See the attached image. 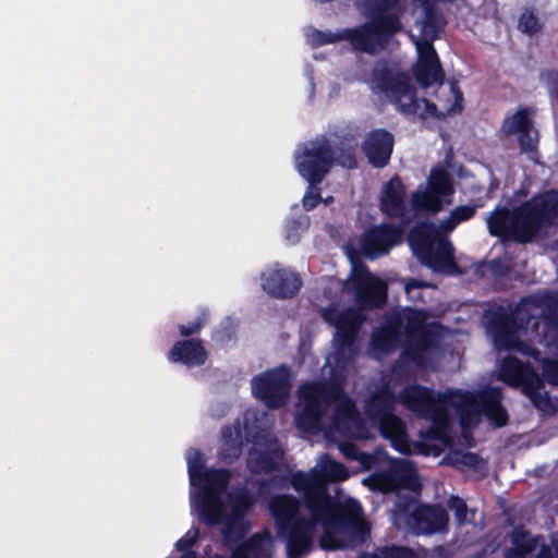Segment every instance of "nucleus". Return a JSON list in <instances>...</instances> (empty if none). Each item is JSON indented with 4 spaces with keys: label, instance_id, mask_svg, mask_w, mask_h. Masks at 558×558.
Instances as JSON below:
<instances>
[{
    "label": "nucleus",
    "instance_id": "1",
    "mask_svg": "<svg viewBox=\"0 0 558 558\" xmlns=\"http://www.w3.org/2000/svg\"><path fill=\"white\" fill-rule=\"evenodd\" d=\"M426 318L423 311L404 308L373 333L368 349L372 357L383 359L399 342L404 344V352L393 367L388 384L368 400L366 414L383 437L399 452L437 457L449 449L444 458L447 464L482 474L486 469L484 460L475 453L452 449L449 413L453 410L459 416L463 442L471 446L469 429L480 422L482 415L498 427L507 423L506 411L500 405L499 388H487L476 393L462 390L436 393L413 385L396 396L393 380L399 379L403 372L410 373V365L434 368L432 360L438 354L435 336L440 327L427 324Z\"/></svg>",
    "mask_w": 558,
    "mask_h": 558
},
{
    "label": "nucleus",
    "instance_id": "2",
    "mask_svg": "<svg viewBox=\"0 0 558 558\" xmlns=\"http://www.w3.org/2000/svg\"><path fill=\"white\" fill-rule=\"evenodd\" d=\"M383 304L356 303V308L345 311L332 305L324 311V319L336 328L333 351L327 356L324 367V372L328 368L330 381L308 383L300 387L295 422L301 430L316 433L325 427L324 416L332 408L327 435L338 441V448L347 459L356 460L363 470L377 469L363 480V484L381 493L400 492L392 511L396 527L416 535L444 532L448 525L447 512L442 508L420 506L416 501L421 483L410 460L392 459L381 449L372 454L364 453L355 445L336 437L337 434L360 440L372 437L371 428L362 422L354 404L343 393L341 384L357 353L355 337L365 319L364 310Z\"/></svg>",
    "mask_w": 558,
    "mask_h": 558
},
{
    "label": "nucleus",
    "instance_id": "3",
    "mask_svg": "<svg viewBox=\"0 0 558 558\" xmlns=\"http://www.w3.org/2000/svg\"><path fill=\"white\" fill-rule=\"evenodd\" d=\"M350 476L348 469L329 456H320L308 472L299 471L291 477L293 488L303 496V506L289 496H277L270 502L278 533L284 538L288 558L307 554L319 534L323 548L336 549L348 545L349 538L364 533L362 507L353 498L328 493L327 484Z\"/></svg>",
    "mask_w": 558,
    "mask_h": 558
},
{
    "label": "nucleus",
    "instance_id": "4",
    "mask_svg": "<svg viewBox=\"0 0 558 558\" xmlns=\"http://www.w3.org/2000/svg\"><path fill=\"white\" fill-rule=\"evenodd\" d=\"M486 328L494 345L498 350H514L533 355L541 364L542 376L530 365L518 359L508 356L504 359L498 368V379L511 387H518L531 402L543 413H553L555 404L547 391L545 383L558 387V360L539 359L538 352L520 339V335L527 333L530 326L538 329L543 326L542 341L549 349L558 344V293L542 292L524 299L513 313V318L505 315L487 313L485 315Z\"/></svg>",
    "mask_w": 558,
    "mask_h": 558
},
{
    "label": "nucleus",
    "instance_id": "5",
    "mask_svg": "<svg viewBox=\"0 0 558 558\" xmlns=\"http://www.w3.org/2000/svg\"><path fill=\"white\" fill-rule=\"evenodd\" d=\"M191 493V507L199 520L208 525L222 523L227 543L240 538L244 532L242 515L252 506V498L244 492L226 494L229 473L226 470L204 469L205 458L196 449L186 451Z\"/></svg>",
    "mask_w": 558,
    "mask_h": 558
},
{
    "label": "nucleus",
    "instance_id": "6",
    "mask_svg": "<svg viewBox=\"0 0 558 558\" xmlns=\"http://www.w3.org/2000/svg\"><path fill=\"white\" fill-rule=\"evenodd\" d=\"M365 82L373 92L383 94L407 114L440 118L462 110L463 97L456 83H450L448 86L441 85L437 90L435 102L425 98L418 99L409 77L396 64L376 63L372 76L365 78Z\"/></svg>",
    "mask_w": 558,
    "mask_h": 558
},
{
    "label": "nucleus",
    "instance_id": "7",
    "mask_svg": "<svg viewBox=\"0 0 558 558\" xmlns=\"http://www.w3.org/2000/svg\"><path fill=\"white\" fill-rule=\"evenodd\" d=\"M356 7L369 21L353 29L341 33H323L315 28L306 31V39L312 46L332 44L348 39L355 49L376 52L383 49L388 39L400 28L399 15L402 12V0H357Z\"/></svg>",
    "mask_w": 558,
    "mask_h": 558
},
{
    "label": "nucleus",
    "instance_id": "8",
    "mask_svg": "<svg viewBox=\"0 0 558 558\" xmlns=\"http://www.w3.org/2000/svg\"><path fill=\"white\" fill-rule=\"evenodd\" d=\"M476 207L458 206L450 211L439 226L433 223L420 225L409 234V243L416 257L435 271L453 272V246L444 238L461 222L470 219Z\"/></svg>",
    "mask_w": 558,
    "mask_h": 558
},
{
    "label": "nucleus",
    "instance_id": "9",
    "mask_svg": "<svg viewBox=\"0 0 558 558\" xmlns=\"http://www.w3.org/2000/svg\"><path fill=\"white\" fill-rule=\"evenodd\" d=\"M333 155L325 138L306 143L296 150L295 168L300 175L310 183L302 199L304 209L311 210L323 201L315 184L319 183L328 173L335 161Z\"/></svg>",
    "mask_w": 558,
    "mask_h": 558
},
{
    "label": "nucleus",
    "instance_id": "10",
    "mask_svg": "<svg viewBox=\"0 0 558 558\" xmlns=\"http://www.w3.org/2000/svg\"><path fill=\"white\" fill-rule=\"evenodd\" d=\"M454 187L450 174L440 168L430 171L426 185H420L411 196L415 213L436 214L452 203Z\"/></svg>",
    "mask_w": 558,
    "mask_h": 558
},
{
    "label": "nucleus",
    "instance_id": "11",
    "mask_svg": "<svg viewBox=\"0 0 558 558\" xmlns=\"http://www.w3.org/2000/svg\"><path fill=\"white\" fill-rule=\"evenodd\" d=\"M253 395L268 408H279L289 398L291 373L286 366L266 371L251 380Z\"/></svg>",
    "mask_w": 558,
    "mask_h": 558
},
{
    "label": "nucleus",
    "instance_id": "12",
    "mask_svg": "<svg viewBox=\"0 0 558 558\" xmlns=\"http://www.w3.org/2000/svg\"><path fill=\"white\" fill-rule=\"evenodd\" d=\"M199 535L197 527H191L183 537L177 541L175 548L182 551L180 558H196L194 551L191 550ZM274 553L272 539L268 533L255 535L245 544L239 546L231 558H271ZM213 558H223L215 555Z\"/></svg>",
    "mask_w": 558,
    "mask_h": 558
},
{
    "label": "nucleus",
    "instance_id": "13",
    "mask_svg": "<svg viewBox=\"0 0 558 558\" xmlns=\"http://www.w3.org/2000/svg\"><path fill=\"white\" fill-rule=\"evenodd\" d=\"M283 462V450L278 439L268 432H260L252 439L247 466L253 473H267Z\"/></svg>",
    "mask_w": 558,
    "mask_h": 558
},
{
    "label": "nucleus",
    "instance_id": "14",
    "mask_svg": "<svg viewBox=\"0 0 558 558\" xmlns=\"http://www.w3.org/2000/svg\"><path fill=\"white\" fill-rule=\"evenodd\" d=\"M260 279L266 293L281 299L293 296L302 286V280L295 271L278 264L266 268Z\"/></svg>",
    "mask_w": 558,
    "mask_h": 558
},
{
    "label": "nucleus",
    "instance_id": "15",
    "mask_svg": "<svg viewBox=\"0 0 558 558\" xmlns=\"http://www.w3.org/2000/svg\"><path fill=\"white\" fill-rule=\"evenodd\" d=\"M402 227L388 225L375 227L366 232L362 238V252L366 256L375 258L387 253L391 246L398 244L402 239Z\"/></svg>",
    "mask_w": 558,
    "mask_h": 558
},
{
    "label": "nucleus",
    "instance_id": "16",
    "mask_svg": "<svg viewBox=\"0 0 558 558\" xmlns=\"http://www.w3.org/2000/svg\"><path fill=\"white\" fill-rule=\"evenodd\" d=\"M506 134H517L523 151H534L538 143V133L530 120V111L522 109L507 117L502 126Z\"/></svg>",
    "mask_w": 558,
    "mask_h": 558
},
{
    "label": "nucleus",
    "instance_id": "17",
    "mask_svg": "<svg viewBox=\"0 0 558 558\" xmlns=\"http://www.w3.org/2000/svg\"><path fill=\"white\" fill-rule=\"evenodd\" d=\"M381 210L390 217H401L409 222L411 217L405 213L404 187L398 178L391 179L384 187L380 198Z\"/></svg>",
    "mask_w": 558,
    "mask_h": 558
},
{
    "label": "nucleus",
    "instance_id": "18",
    "mask_svg": "<svg viewBox=\"0 0 558 558\" xmlns=\"http://www.w3.org/2000/svg\"><path fill=\"white\" fill-rule=\"evenodd\" d=\"M392 146V135L386 131L376 130L366 138L364 151L373 166L383 167L390 158Z\"/></svg>",
    "mask_w": 558,
    "mask_h": 558
},
{
    "label": "nucleus",
    "instance_id": "19",
    "mask_svg": "<svg viewBox=\"0 0 558 558\" xmlns=\"http://www.w3.org/2000/svg\"><path fill=\"white\" fill-rule=\"evenodd\" d=\"M207 359V353L198 341L184 340L177 342L169 352L171 362H180L187 366L202 365Z\"/></svg>",
    "mask_w": 558,
    "mask_h": 558
},
{
    "label": "nucleus",
    "instance_id": "20",
    "mask_svg": "<svg viewBox=\"0 0 558 558\" xmlns=\"http://www.w3.org/2000/svg\"><path fill=\"white\" fill-rule=\"evenodd\" d=\"M243 442V429L240 423L226 427L221 434L219 454L223 460L238 459Z\"/></svg>",
    "mask_w": 558,
    "mask_h": 558
},
{
    "label": "nucleus",
    "instance_id": "21",
    "mask_svg": "<svg viewBox=\"0 0 558 558\" xmlns=\"http://www.w3.org/2000/svg\"><path fill=\"white\" fill-rule=\"evenodd\" d=\"M511 541L513 547L507 550L505 558H527V554L537 545L535 537L520 529L512 532Z\"/></svg>",
    "mask_w": 558,
    "mask_h": 558
},
{
    "label": "nucleus",
    "instance_id": "22",
    "mask_svg": "<svg viewBox=\"0 0 558 558\" xmlns=\"http://www.w3.org/2000/svg\"><path fill=\"white\" fill-rule=\"evenodd\" d=\"M361 558H416L414 553L405 547H383L376 549L372 555Z\"/></svg>",
    "mask_w": 558,
    "mask_h": 558
},
{
    "label": "nucleus",
    "instance_id": "23",
    "mask_svg": "<svg viewBox=\"0 0 558 558\" xmlns=\"http://www.w3.org/2000/svg\"><path fill=\"white\" fill-rule=\"evenodd\" d=\"M310 219L306 216L301 217L299 220L289 221L286 227V239L294 243L307 230Z\"/></svg>",
    "mask_w": 558,
    "mask_h": 558
},
{
    "label": "nucleus",
    "instance_id": "24",
    "mask_svg": "<svg viewBox=\"0 0 558 558\" xmlns=\"http://www.w3.org/2000/svg\"><path fill=\"white\" fill-rule=\"evenodd\" d=\"M449 508L454 512L456 520L459 524L469 522V511L465 502L459 497H451L449 500Z\"/></svg>",
    "mask_w": 558,
    "mask_h": 558
},
{
    "label": "nucleus",
    "instance_id": "25",
    "mask_svg": "<svg viewBox=\"0 0 558 558\" xmlns=\"http://www.w3.org/2000/svg\"><path fill=\"white\" fill-rule=\"evenodd\" d=\"M519 28L527 34H534L539 28L538 20L531 12H524L519 20Z\"/></svg>",
    "mask_w": 558,
    "mask_h": 558
},
{
    "label": "nucleus",
    "instance_id": "26",
    "mask_svg": "<svg viewBox=\"0 0 558 558\" xmlns=\"http://www.w3.org/2000/svg\"><path fill=\"white\" fill-rule=\"evenodd\" d=\"M427 286L428 284L426 282L417 281V280H411V281L405 283L404 290H405V293L408 294V296L411 300H418L421 296H420V293L417 292V290L423 288V287H427Z\"/></svg>",
    "mask_w": 558,
    "mask_h": 558
},
{
    "label": "nucleus",
    "instance_id": "27",
    "mask_svg": "<svg viewBox=\"0 0 558 558\" xmlns=\"http://www.w3.org/2000/svg\"><path fill=\"white\" fill-rule=\"evenodd\" d=\"M337 160L342 167H345L349 169L354 168L356 165L355 158H354V155L352 154V151H347V153L342 154V156H340Z\"/></svg>",
    "mask_w": 558,
    "mask_h": 558
},
{
    "label": "nucleus",
    "instance_id": "28",
    "mask_svg": "<svg viewBox=\"0 0 558 558\" xmlns=\"http://www.w3.org/2000/svg\"><path fill=\"white\" fill-rule=\"evenodd\" d=\"M553 547L556 553V557H553L549 550L542 549V551L538 554L537 558H558V534H555L553 536Z\"/></svg>",
    "mask_w": 558,
    "mask_h": 558
},
{
    "label": "nucleus",
    "instance_id": "29",
    "mask_svg": "<svg viewBox=\"0 0 558 558\" xmlns=\"http://www.w3.org/2000/svg\"><path fill=\"white\" fill-rule=\"evenodd\" d=\"M201 327H202V322L197 320L196 323H193L189 326H185V325L181 326L180 331H181V335L189 336V335L196 332Z\"/></svg>",
    "mask_w": 558,
    "mask_h": 558
},
{
    "label": "nucleus",
    "instance_id": "30",
    "mask_svg": "<svg viewBox=\"0 0 558 558\" xmlns=\"http://www.w3.org/2000/svg\"><path fill=\"white\" fill-rule=\"evenodd\" d=\"M331 201H332V197H327L326 199H324V202H325L326 204H329Z\"/></svg>",
    "mask_w": 558,
    "mask_h": 558
},
{
    "label": "nucleus",
    "instance_id": "31",
    "mask_svg": "<svg viewBox=\"0 0 558 558\" xmlns=\"http://www.w3.org/2000/svg\"><path fill=\"white\" fill-rule=\"evenodd\" d=\"M244 432H245V435L248 434V427L246 425L244 426Z\"/></svg>",
    "mask_w": 558,
    "mask_h": 558
}]
</instances>
